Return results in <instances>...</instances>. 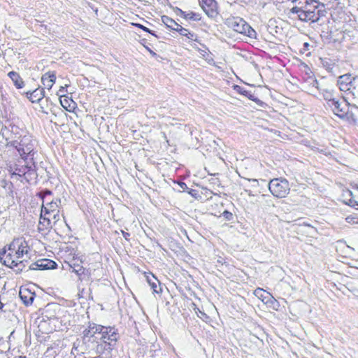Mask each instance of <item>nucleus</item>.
Listing matches in <instances>:
<instances>
[{
	"mask_svg": "<svg viewBox=\"0 0 358 358\" xmlns=\"http://www.w3.org/2000/svg\"><path fill=\"white\" fill-rule=\"evenodd\" d=\"M318 5V1L315 0H308L306 3V8H304L303 12L301 13L299 20L303 22H317L320 19L319 14L316 13Z\"/></svg>",
	"mask_w": 358,
	"mask_h": 358,
	"instance_id": "6e6552de",
	"label": "nucleus"
},
{
	"mask_svg": "<svg viewBox=\"0 0 358 358\" xmlns=\"http://www.w3.org/2000/svg\"><path fill=\"white\" fill-rule=\"evenodd\" d=\"M56 80V75L54 72L45 73L41 78L43 85L48 90H50Z\"/></svg>",
	"mask_w": 358,
	"mask_h": 358,
	"instance_id": "dca6fc26",
	"label": "nucleus"
},
{
	"mask_svg": "<svg viewBox=\"0 0 358 358\" xmlns=\"http://www.w3.org/2000/svg\"><path fill=\"white\" fill-rule=\"evenodd\" d=\"M57 267V264L52 260L48 259H42L32 263L29 266L30 270H46L53 269Z\"/></svg>",
	"mask_w": 358,
	"mask_h": 358,
	"instance_id": "f8f14e48",
	"label": "nucleus"
},
{
	"mask_svg": "<svg viewBox=\"0 0 358 358\" xmlns=\"http://www.w3.org/2000/svg\"><path fill=\"white\" fill-rule=\"evenodd\" d=\"M308 0H295V5L289 9L288 15L289 17L296 15L298 19H300L301 13L303 9L306 8V3Z\"/></svg>",
	"mask_w": 358,
	"mask_h": 358,
	"instance_id": "ddd939ff",
	"label": "nucleus"
},
{
	"mask_svg": "<svg viewBox=\"0 0 358 358\" xmlns=\"http://www.w3.org/2000/svg\"><path fill=\"white\" fill-rule=\"evenodd\" d=\"M99 331V341L104 344H107L108 348H113L118 339L117 333L114 327H104Z\"/></svg>",
	"mask_w": 358,
	"mask_h": 358,
	"instance_id": "1a4fd4ad",
	"label": "nucleus"
},
{
	"mask_svg": "<svg viewBox=\"0 0 358 358\" xmlns=\"http://www.w3.org/2000/svg\"><path fill=\"white\" fill-rule=\"evenodd\" d=\"M303 46L305 48H308L309 46V44L308 43H304Z\"/></svg>",
	"mask_w": 358,
	"mask_h": 358,
	"instance_id": "de8ad7c7",
	"label": "nucleus"
},
{
	"mask_svg": "<svg viewBox=\"0 0 358 358\" xmlns=\"http://www.w3.org/2000/svg\"><path fill=\"white\" fill-rule=\"evenodd\" d=\"M45 323H46V322H45V321H44V320H43H43H41L40 321L39 324H38V327H39V328L43 327V325H45Z\"/></svg>",
	"mask_w": 358,
	"mask_h": 358,
	"instance_id": "37998d69",
	"label": "nucleus"
},
{
	"mask_svg": "<svg viewBox=\"0 0 358 358\" xmlns=\"http://www.w3.org/2000/svg\"><path fill=\"white\" fill-rule=\"evenodd\" d=\"M321 94H322L324 99L328 101V104L330 105L332 103V100H336V99L334 97L332 92L327 89H322Z\"/></svg>",
	"mask_w": 358,
	"mask_h": 358,
	"instance_id": "b1692460",
	"label": "nucleus"
},
{
	"mask_svg": "<svg viewBox=\"0 0 358 358\" xmlns=\"http://www.w3.org/2000/svg\"><path fill=\"white\" fill-rule=\"evenodd\" d=\"M96 343V345L92 349V350H94V354L96 356L93 358H96L100 355L103 354L106 351H110L113 349V348H108L107 344H104V343L100 342L99 340H98V343Z\"/></svg>",
	"mask_w": 358,
	"mask_h": 358,
	"instance_id": "6ab92c4d",
	"label": "nucleus"
},
{
	"mask_svg": "<svg viewBox=\"0 0 358 358\" xmlns=\"http://www.w3.org/2000/svg\"><path fill=\"white\" fill-rule=\"evenodd\" d=\"M20 297L26 306L32 304L35 294L30 292L28 289H20L19 293Z\"/></svg>",
	"mask_w": 358,
	"mask_h": 358,
	"instance_id": "2eb2a0df",
	"label": "nucleus"
},
{
	"mask_svg": "<svg viewBox=\"0 0 358 358\" xmlns=\"http://www.w3.org/2000/svg\"><path fill=\"white\" fill-rule=\"evenodd\" d=\"M349 106H350V111H352L355 113V118L357 120L356 113H358V107H357L355 105H352V106L349 105Z\"/></svg>",
	"mask_w": 358,
	"mask_h": 358,
	"instance_id": "e433bc0d",
	"label": "nucleus"
},
{
	"mask_svg": "<svg viewBox=\"0 0 358 358\" xmlns=\"http://www.w3.org/2000/svg\"><path fill=\"white\" fill-rule=\"evenodd\" d=\"M135 26L141 29L142 30L148 32V33H150V34H152V36H155V37L157 38V36L155 34V33L150 30V29H148V27H145L144 25L143 24H135Z\"/></svg>",
	"mask_w": 358,
	"mask_h": 358,
	"instance_id": "c756f323",
	"label": "nucleus"
},
{
	"mask_svg": "<svg viewBox=\"0 0 358 358\" xmlns=\"http://www.w3.org/2000/svg\"><path fill=\"white\" fill-rule=\"evenodd\" d=\"M225 24L228 27L239 34L251 38H256V31L243 18L231 17L226 20Z\"/></svg>",
	"mask_w": 358,
	"mask_h": 358,
	"instance_id": "7ed1b4c3",
	"label": "nucleus"
},
{
	"mask_svg": "<svg viewBox=\"0 0 358 358\" xmlns=\"http://www.w3.org/2000/svg\"><path fill=\"white\" fill-rule=\"evenodd\" d=\"M330 107H331L334 114L341 118L350 119L354 122H356L355 113L352 111H350V106L345 100L343 99L341 101L337 99L332 100V103L330 105Z\"/></svg>",
	"mask_w": 358,
	"mask_h": 358,
	"instance_id": "0eeeda50",
	"label": "nucleus"
},
{
	"mask_svg": "<svg viewBox=\"0 0 358 358\" xmlns=\"http://www.w3.org/2000/svg\"><path fill=\"white\" fill-rule=\"evenodd\" d=\"M148 51L150 52V54H152V55H155L156 53L155 52H153L152 50L148 48Z\"/></svg>",
	"mask_w": 358,
	"mask_h": 358,
	"instance_id": "a18cd8bd",
	"label": "nucleus"
},
{
	"mask_svg": "<svg viewBox=\"0 0 358 358\" xmlns=\"http://www.w3.org/2000/svg\"><path fill=\"white\" fill-rule=\"evenodd\" d=\"M348 205L356 208V209H358V202L356 201L354 199H350L348 201V202L347 203Z\"/></svg>",
	"mask_w": 358,
	"mask_h": 358,
	"instance_id": "473e14b6",
	"label": "nucleus"
},
{
	"mask_svg": "<svg viewBox=\"0 0 358 358\" xmlns=\"http://www.w3.org/2000/svg\"><path fill=\"white\" fill-rule=\"evenodd\" d=\"M188 193L192 196H196V191L195 189H191L188 191Z\"/></svg>",
	"mask_w": 358,
	"mask_h": 358,
	"instance_id": "a19ab883",
	"label": "nucleus"
},
{
	"mask_svg": "<svg viewBox=\"0 0 358 358\" xmlns=\"http://www.w3.org/2000/svg\"><path fill=\"white\" fill-rule=\"evenodd\" d=\"M45 194L46 195H47V194L50 195V194H51V192H50V190L46 189V190L45 191Z\"/></svg>",
	"mask_w": 358,
	"mask_h": 358,
	"instance_id": "49530a36",
	"label": "nucleus"
},
{
	"mask_svg": "<svg viewBox=\"0 0 358 358\" xmlns=\"http://www.w3.org/2000/svg\"><path fill=\"white\" fill-rule=\"evenodd\" d=\"M199 4L208 17L213 18L218 14L217 4L215 0H201Z\"/></svg>",
	"mask_w": 358,
	"mask_h": 358,
	"instance_id": "9b49d317",
	"label": "nucleus"
},
{
	"mask_svg": "<svg viewBox=\"0 0 358 358\" xmlns=\"http://www.w3.org/2000/svg\"><path fill=\"white\" fill-rule=\"evenodd\" d=\"M267 300L265 301V303L268 304L270 307H272L275 310H278L279 307V303L278 301L270 294L267 293Z\"/></svg>",
	"mask_w": 358,
	"mask_h": 358,
	"instance_id": "5701e85b",
	"label": "nucleus"
},
{
	"mask_svg": "<svg viewBox=\"0 0 358 358\" xmlns=\"http://www.w3.org/2000/svg\"><path fill=\"white\" fill-rule=\"evenodd\" d=\"M185 36L187 38L192 40V41H196V38H197L196 35L194 33H192L190 31H189V34H187Z\"/></svg>",
	"mask_w": 358,
	"mask_h": 358,
	"instance_id": "c9c22d12",
	"label": "nucleus"
},
{
	"mask_svg": "<svg viewBox=\"0 0 358 358\" xmlns=\"http://www.w3.org/2000/svg\"><path fill=\"white\" fill-rule=\"evenodd\" d=\"M47 217H50V222L52 220L54 223H56L59 220V210L52 213L51 215H47ZM50 226L49 228H51Z\"/></svg>",
	"mask_w": 358,
	"mask_h": 358,
	"instance_id": "cd10ccee",
	"label": "nucleus"
},
{
	"mask_svg": "<svg viewBox=\"0 0 358 358\" xmlns=\"http://www.w3.org/2000/svg\"><path fill=\"white\" fill-rule=\"evenodd\" d=\"M27 97L32 102H39L45 96L43 88H37L32 92H27Z\"/></svg>",
	"mask_w": 358,
	"mask_h": 358,
	"instance_id": "4468645a",
	"label": "nucleus"
},
{
	"mask_svg": "<svg viewBox=\"0 0 358 358\" xmlns=\"http://www.w3.org/2000/svg\"><path fill=\"white\" fill-rule=\"evenodd\" d=\"M75 351H78V348L76 346V344L74 343L71 350V353H74Z\"/></svg>",
	"mask_w": 358,
	"mask_h": 358,
	"instance_id": "c03bdc74",
	"label": "nucleus"
},
{
	"mask_svg": "<svg viewBox=\"0 0 358 358\" xmlns=\"http://www.w3.org/2000/svg\"><path fill=\"white\" fill-rule=\"evenodd\" d=\"M38 230L41 231V230H43V229H41L40 227H38Z\"/></svg>",
	"mask_w": 358,
	"mask_h": 358,
	"instance_id": "3c124183",
	"label": "nucleus"
},
{
	"mask_svg": "<svg viewBox=\"0 0 358 358\" xmlns=\"http://www.w3.org/2000/svg\"><path fill=\"white\" fill-rule=\"evenodd\" d=\"M43 202L45 201H43ZM60 204V199H56L55 200H52L45 203H43L39 224H42L46 229L50 227V217H47V215H51L52 213L59 210V207Z\"/></svg>",
	"mask_w": 358,
	"mask_h": 358,
	"instance_id": "39448f33",
	"label": "nucleus"
},
{
	"mask_svg": "<svg viewBox=\"0 0 358 358\" xmlns=\"http://www.w3.org/2000/svg\"><path fill=\"white\" fill-rule=\"evenodd\" d=\"M234 90L239 94L248 97L250 100L257 102L259 101L257 98L250 91L239 85H235Z\"/></svg>",
	"mask_w": 358,
	"mask_h": 358,
	"instance_id": "aec40b11",
	"label": "nucleus"
},
{
	"mask_svg": "<svg viewBox=\"0 0 358 358\" xmlns=\"http://www.w3.org/2000/svg\"><path fill=\"white\" fill-rule=\"evenodd\" d=\"M162 22L170 29L176 31V27H180V24H178L173 19L169 17L166 15H163L162 17Z\"/></svg>",
	"mask_w": 358,
	"mask_h": 358,
	"instance_id": "4be33fe9",
	"label": "nucleus"
},
{
	"mask_svg": "<svg viewBox=\"0 0 358 358\" xmlns=\"http://www.w3.org/2000/svg\"><path fill=\"white\" fill-rule=\"evenodd\" d=\"M266 202L267 206H268V207H273V208H274V207H275V205H274V203H273L271 202V200H268V199H267V200H266Z\"/></svg>",
	"mask_w": 358,
	"mask_h": 358,
	"instance_id": "79ce46f5",
	"label": "nucleus"
},
{
	"mask_svg": "<svg viewBox=\"0 0 358 358\" xmlns=\"http://www.w3.org/2000/svg\"><path fill=\"white\" fill-rule=\"evenodd\" d=\"M24 165H17L15 169L13 175L20 177L23 176L27 182L35 180L37 178L36 165L34 159L31 157L30 160H24Z\"/></svg>",
	"mask_w": 358,
	"mask_h": 358,
	"instance_id": "20e7f679",
	"label": "nucleus"
},
{
	"mask_svg": "<svg viewBox=\"0 0 358 358\" xmlns=\"http://www.w3.org/2000/svg\"><path fill=\"white\" fill-rule=\"evenodd\" d=\"M262 196L264 197V198L269 197V196H267V195H265V194H262Z\"/></svg>",
	"mask_w": 358,
	"mask_h": 358,
	"instance_id": "09e8293b",
	"label": "nucleus"
},
{
	"mask_svg": "<svg viewBox=\"0 0 358 358\" xmlns=\"http://www.w3.org/2000/svg\"><path fill=\"white\" fill-rule=\"evenodd\" d=\"M312 84H313V87H316L317 90H319L320 91L322 92V88L320 87L319 83H318V81L317 80H313Z\"/></svg>",
	"mask_w": 358,
	"mask_h": 358,
	"instance_id": "4c0bfd02",
	"label": "nucleus"
},
{
	"mask_svg": "<svg viewBox=\"0 0 358 358\" xmlns=\"http://www.w3.org/2000/svg\"><path fill=\"white\" fill-rule=\"evenodd\" d=\"M343 76L345 77V78L343 80L344 81V83L351 84L352 82L350 80V77L347 75H344Z\"/></svg>",
	"mask_w": 358,
	"mask_h": 358,
	"instance_id": "58836bf2",
	"label": "nucleus"
},
{
	"mask_svg": "<svg viewBox=\"0 0 358 358\" xmlns=\"http://www.w3.org/2000/svg\"><path fill=\"white\" fill-rule=\"evenodd\" d=\"M8 76L13 82L15 86L17 89H21L24 86V81L22 78L20 77L19 73L15 71H10L8 73Z\"/></svg>",
	"mask_w": 358,
	"mask_h": 358,
	"instance_id": "a211bd4d",
	"label": "nucleus"
},
{
	"mask_svg": "<svg viewBox=\"0 0 358 358\" xmlns=\"http://www.w3.org/2000/svg\"><path fill=\"white\" fill-rule=\"evenodd\" d=\"M145 278L149 285L153 282L152 279H157L153 275H145Z\"/></svg>",
	"mask_w": 358,
	"mask_h": 358,
	"instance_id": "f704fd0d",
	"label": "nucleus"
},
{
	"mask_svg": "<svg viewBox=\"0 0 358 358\" xmlns=\"http://www.w3.org/2000/svg\"><path fill=\"white\" fill-rule=\"evenodd\" d=\"M346 221L350 224H358V218L352 217H347Z\"/></svg>",
	"mask_w": 358,
	"mask_h": 358,
	"instance_id": "72a5a7b5",
	"label": "nucleus"
},
{
	"mask_svg": "<svg viewBox=\"0 0 358 358\" xmlns=\"http://www.w3.org/2000/svg\"><path fill=\"white\" fill-rule=\"evenodd\" d=\"M176 29V31H178L181 36H185L187 34H189V31L182 27L181 25H180V27L177 26Z\"/></svg>",
	"mask_w": 358,
	"mask_h": 358,
	"instance_id": "c85d7f7f",
	"label": "nucleus"
},
{
	"mask_svg": "<svg viewBox=\"0 0 358 358\" xmlns=\"http://www.w3.org/2000/svg\"><path fill=\"white\" fill-rule=\"evenodd\" d=\"M248 194H249L250 196H251V195H252V193H251V192H250V191L249 192Z\"/></svg>",
	"mask_w": 358,
	"mask_h": 358,
	"instance_id": "603ef678",
	"label": "nucleus"
},
{
	"mask_svg": "<svg viewBox=\"0 0 358 358\" xmlns=\"http://www.w3.org/2000/svg\"><path fill=\"white\" fill-rule=\"evenodd\" d=\"M178 15L181 17H183L185 19L192 20L194 21H199L201 19V15L199 13L189 12L186 13V12L182 11L181 9L178 8Z\"/></svg>",
	"mask_w": 358,
	"mask_h": 358,
	"instance_id": "412c9836",
	"label": "nucleus"
},
{
	"mask_svg": "<svg viewBox=\"0 0 358 358\" xmlns=\"http://www.w3.org/2000/svg\"><path fill=\"white\" fill-rule=\"evenodd\" d=\"M122 232V236L126 240H129V238L130 237V234L125 232L124 231Z\"/></svg>",
	"mask_w": 358,
	"mask_h": 358,
	"instance_id": "ea45409f",
	"label": "nucleus"
},
{
	"mask_svg": "<svg viewBox=\"0 0 358 358\" xmlns=\"http://www.w3.org/2000/svg\"><path fill=\"white\" fill-rule=\"evenodd\" d=\"M69 266L72 268V272L77 274L80 280H82L81 275H85L90 276L91 275L90 271L85 268L83 266L76 262H71L69 264Z\"/></svg>",
	"mask_w": 358,
	"mask_h": 358,
	"instance_id": "f3484780",
	"label": "nucleus"
},
{
	"mask_svg": "<svg viewBox=\"0 0 358 358\" xmlns=\"http://www.w3.org/2000/svg\"><path fill=\"white\" fill-rule=\"evenodd\" d=\"M357 188H358V187H357Z\"/></svg>",
	"mask_w": 358,
	"mask_h": 358,
	"instance_id": "864d4df0",
	"label": "nucleus"
},
{
	"mask_svg": "<svg viewBox=\"0 0 358 358\" xmlns=\"http://www.w3.org/2000/svg\"><path fill=\"white\" fill-rule=\"evenodd\" d=\"M177 184L180 187V189H178L179 192H184L188 189L187 185L183 182H177Z\"/></svg>",
	"mask_w": 358,
	"mask_h": 358,
	"instance_id": "2f4dec72",
	"label": "nucleus"
},
{
	"mask_svg": "<svg viewBox=\"0 0 358 358\" xmlns=\"http://www.w3.org/2000/svg\"><path fill=\"white\" fill-rule=\"evenodd\" d=\"M8 251L5 256L4 264L11 268L22 265L30 259V248L23 237L13 239L8 245Z\"/></svg>",
	"mask_w": 358,
	"mask_h": 358,
	"instance_id": "f257e3e1",
	"label": "nucleus"
},
{
	"mask_svg": "<svg viewBox=\"0 0 358 358\" xmlns=\"http://www.w3.org/2000/svg\"><path fill=\"white\" fill-rule=\"evenodd\" d=\"M270 192L277 198H285L289 192L288 181L282 178H273L268 183Z\"/></svg>",
	"mask_w": 358,
	"mask_h": 358,
	"instance_id": "423d86ee",
	"label": "nucleus"
},
{
	"mask_svg": "<svg viewBox=\"0 0 358 358\" xmlns=\"http://www.w3.org/2000/svg\"><path fill=\"white\" fill-rule=\"evenodd\" d=\"M64 87H61V88H60L59 91H60V92H62V91H63V90H64Z\"/></svg>",
	"mask_w": 358,
	"mask_h": 358,
	"instance_id": "8fccbe9b",
	"label": "nucleus"
},
{
	"mask_svg": "<svg viewBox=\"0 0 358 358\" xmlns=\"http://www.w3.org/2000/svg\"><path fill=\"white\" fill-rule=\"evenodd\" d=\"M103 329L102 325L89 323L88 327L83 331L85 342L98 343L99 331Z\"/></svg>",
	"mask_w": 358,
	"mask_h": 358,
	"instance_id": "9d476101",
	"label": "nucleus"
},
{
	"mask_svg": "<svg viewBox=\"0 0 358 358\" xmlns=\"http://www.w3.org/2000/svg\"><path fill=\"white\" fill-rule=\"evenodd\" d=\"M344 78H345V76H340L339 80L338 81V83L340 86V89L342 91H347L350 90V87H348V85L350 84L348 83H344V81L343 80Z\"/></svg>",
	"mask_w": 358,
	"mask_h": 358,
	"instance_id": "a878e982",
	"label": "nucleus"
},
{
	"mask_svg": "<svg viewBox=\"0 0 358 358\" xmlns=\"http://www.w3.org/2000/svg\"><path fill=\"white\" fill-rule=\"evenodd\" d=\"M12 145L17 149L23 160L34 159L36 141L30 135H24L20 141H13Z\"/></svg>",
	"mask_w": 358,
	"mask_h": 358,
	"instance_id": "f03ea898",
	"label": "nucleus"
},
{
	"mask_svg": "<svg viewBox=\"0 0 358 358\" xmlns=\"http://www.w3.org/2000/svg\"><path fill=\"white\" fill-rule=\"evenodd\" d=\"M264 289H261V288H257V289H255V294L258 296L259 299H262V301L265 303V301L267 300V298L265 299V297L267 296H264Z\"/></svg>",
	"mask_w": 358,
	"mask_h": 358,
	"instance_id": "bb28decb",
	"label": "nucleus"
},
{
	"mask_svg": "<svg viewBox=\"0 0 358 358\" xmlns=\"http://www.w3.org/2000/svg\"><path fill=\"white\" fill-rule=\"evenodd\" d=\"M222 216L224 217V219L226 220H228V221H230L233 219V214L228 210H224L222 213Z\"/></svg>",
	"mask_w": 358,
	"mask_h": 358,
	"instance_id": "7c9ffc66",
	"label": "nucleus"
},
{
	"mask_svg": "<svg viewBox=\"0 0 358 358\" xmlns=\"http://www.w3.org/2000/svg\"><path fill=\"white\" fill-rule=\"evenodd\" d=\"M153 282L150 285L151 289H152L154 293L159 294L162 292V288L160 287L159 281L157 279H152Z\"/></svg>",
	"mask_w": 358,
	"mask_h": 358,
	"instance_id": "393cba45",
	"label": "nucleus"
}]
</instances>
